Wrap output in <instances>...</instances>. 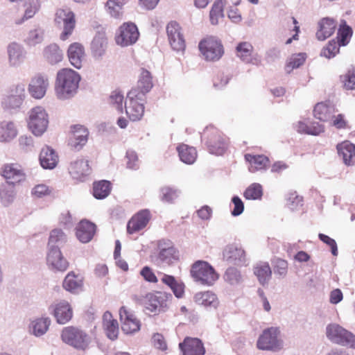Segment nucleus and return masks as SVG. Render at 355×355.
<instances>
[{
	"instance_id": "1",
	"label": "nucleus",
	"mask_w": 355,
	"mask_h": 355,
	"mask_svg": "<svg viewBox=\"0 0 355 355\" xmlns=\"http://www.w3.org/2000/svg\"><path fill=\"white\" fill-rule=\"evenodd\" d=\"M80 76L70 68L60 69L56 76L55 89L60 98H68L74 94L80 81Z\"/></svg>"
},
{
	"instance_id": "2",
	"label": "nucleus",
	"mask_w": 355,
	"mask_h": 355,
	"mask_svg": "<svg viewBox=\"0 0 355 355\" xmlns=\"http://www.w3.org/2000/svg\"><path fill=\"white\" fill-rule=\"evenodd\" d=\"M201 140L205 143L209 152L222 155L227 149L228 138L214 125L207 126L201 132Z\"/></svg>"
},
{
	"instance_id": "3",
	"label": "nucleus",
	"mask_w": 355,
	"mask_h": 355,
	"mask_svg": "<svg viewBox=\"0 0 355 355\" xmlns=\"http://www.w3.org/2000/svg\"><path fill=\"white\" fill-rule=\"evenodd\" d=\"M257 347L261 350L280 351L284 347V341L281 338V330L279 327H270L265 329L259 336Z\"/></svg>"
},
{
	"instance_id": "4",
	"label": "nucleus",
	"mask_w": 355,
	"mask_h": 355,
	"mask_svg": "<svg viewBox=\"0 0 355 355\" xmlns=\"http://www.w3.org/2000/svg\"><path fill=\"white\" fill-rule=\"evenodd\" d=\"M146 96L137 93L135 90H130L125 101V114L132 121H140L145 112Z\"/></svg>"
},
{
	"instance_id": "5",
	"label": "nucleus",
	"mask_w": 355,
	"mask_h": 355,
	"mask_svg": "<svg viewBox=\"0 0 355 355\" xmlns=\"http://www.w3.org/2000/svg\"><path fill=\"white\" fill-rule=\"evenodd\" d=\"M191 275L197 282L203 285L211 286L218 279L214 268L207 261H196L191 268Z\"/></svg>"
},
{
	"instance_id": "6",
	"label": "nucleus",
	"mask_w": 355,
	"mask_h": 355,
	"mask_svg": "<svg viewBox=\"0 0 355 355\" xmlns=\"http://www.w3.org/2000/svg\"><path fill=\"white\" fill-rule=\"evenodd\" d=\"M198 49L207 61L218 60L224 53L223 46L220 40L214 36H207L200 40Z\"/></svg>"
},
{
	"instance_id": "7",
	"label": "nucleus",
	"mask_w": 355,
	"mask_h": 355,
	"mask_svg": "<svg viewBox=\"0 0 355 355\" xmlns=\"http://www.w3.org/2000/svg\"><path fill=\"white\" fill-rule=\"evenodd\" d=\"M54 21L56 24L63 25L60 35L62 41H66L73 34L76 24V15L69 8H59L56 10Z\"/></svg>"
},
{
	"instance_id": "8",
	"label": "nucleus",
	"mask_w": 355,
	"mask_h": 355,
	"mask_svg": "<svg viewBox=\"0 0 355 355\" xmlns=\"http://www.w3.org/2000/svg\"><path fill=\"white\" fill-rule=\"evenodd\" d=\"M326 335L332 343L355 348V335L338 324H328Z\"/></svg>"
},
{
	"instance_id": "9",
	"label": "nucleus",
	"mask_w": 355,
	"mask_h": 355,
	"mask_svg": "<svg viewBox=\"0 0 355 355\" xmlns=\"http://www.w3.org/2000/svg\"><path fill=\"white\" fill-rule=\"evenodd\" d=\"M61 338L65 343L81 350H85L90 342L89 337L85 332L72 326L63 329Z\"/></svg>"
},
{
	"instance_id": "10",
	"label": "nucleus",
	"mask_w": 355,
	"mask_h": 355,
	"mask_svg": "<svg viewBox=\"0 0 355 355\" xmlns=\"http://www.w3.org/2000/svg\"><path fill=\"white\" fill-rule=\"evenodd\" d=\"M48 124V114L42 107L37 106L30 111L28 125L33 135H42L46 130Z\"/></svg>"
},
{
	"instance_id": "11",
	"label": "nucleus",
	"mask_w": 355,
	"mask_h": 355,
	"mask_svg": "<svg viewBox=\"0 0 355 355\" xmlns=\"http://www.w3.org/2000/svg\"><path fill=\"white\" fill-rule=\"evenodd\" d=\"M139 37L137 26L132 22H125L119 28L115 41L121 46H128L134 44Z\"/></svg>"
},
{
	"instance_id": "12",
	"label": "nucleus",
	"mask_w": 355,
	"mask_h": 355,
	"mask_svg": "<svg viewBox=\"0 0 355 355\" xmlns=\"http://www.w3.org/2000/svg\"><path fill=\"white\" fill-rule=\"evenodd\" d=\"M119 318L121 323V329L125 334H130L139 331L141 328L140 320L128 306H123L121 307Z\"/></svg>"
},
{
	"instance_id": "13",
	"label": "nucleus",
	"mask_w": 355,
	"mask_h": 355,
	"mask_svg": "<svg viewBox=\"0 0 355 355\" xmlns=\"http://www.w3.org/2000/svg\"><path fill=\"white\" fill-rule=\"evenodd\" d=\"M0 174L9 185L15 186L26 180L24 169L18 164H3L0 169Z\"/></svg>"
},
{
	"instance_id": "14",
	"label": "nucleus",
	"mask_w": 355,
	"mask_h": 355,
	"mask_svg": "<svg viewBox=\"0 0 355 355\" xmlns=\"http://www.w3.org/2000/svg\"><path fill=\"white\" fill-rule=\"evenodd\" d=\"M166 33L172 49L176 51H184L186 44L180 25L175 21H171L166 26Z\"/></svg>"
},
{
	"instance_id": "15",
	"label": "nucleus",
	"mask_w": 355,
	"mask_h": 355,
	"mask_svg": "<svg viewBox=\"0 0 355 355\" xmlns=\"http://www.w3.org/2000/svg\"><path fill=\"white\" fill-rule=\"evenodd\" d=\"M67 54L72 66L78 69L82 68L86 57L85 49L82 43L75 42L70 44Z\"/></svg>"
},
{
	"instance_id": "16",
	"label": "nucleus",
	"mask_w": 355,
	"mask_h": 355,
	"mask_svg": "<svg viewBox=\"0 0 355 355\" xmlns=\"http://www.w3.org/2000/svg\"><path fill=\"white\" fill-rule=\"evenodd\" d=\"M151 218L150 213L143 209L134 214L127 224V232L135 234L144 229Z\"/></svg>"
},
{
	"instance_id": "17",
	"label": "nucleus",
	"mask_w": 355,
	"mask_h": 355,
	"mask_svg": "<svg viewBox=\"0 0 355 355\" xmlns=\"http://www.w3.org/2000/svg\"><path fill=\"white\" fill-rule=\"evenodd\" d=\"M89 132L81 125H74L71 128L69 137V146L76 149H80L87 141Z\"/></svg>"
},
{
	"instance_id": "18",
	"label": "nucleus",
	"mask_w": 355,
	"mask_h": 355,
	"mask_svg": "<svg viewBox=\"0 0 355 355\" xmlns=\"http://www.w3.org/2000/svg\"><path fill=\"white\" fill-rule=\"evenodd\" d=\"M49 85V79L46 76L37 74L32 78L29 84V93L33 98L40 99L44 96Z\"/></svg>"
},
{
	"instance_id": "19",
	"label": "nucleus",
	"mask_w": 355,
	"mask_h": 355,
	"mask_svg": "<svg viewBox=\"0 0 355 355\" xmlns=\"http://www.w3.org/2000/svg\"><path fill=\"white\" fill-rule=\"evenodd\" d=\"M223 259L229 264L239 266L245 260L244 250L235 244L227 245L223 252Z\"/></svg>"
},
{
	"instance_id": "20",
	"label": "nucleus",
	"mask_w": 355,
	"mask_h": 355,
	"mask_svg": "<svg viewBox=\"0 0 355 355\" xmlns=\"http://www.w3.org/2000/svg\"><path fill=\"white\" fill-rule=\"evenodd\" d=\"M46 261L49 267L54 270L64 272L69 266V261L64 257L60 249H51Z\"/></svg>"
},
{
	"instance_id": "21",
	"label": "nucleus",
	"mask_w": 355,
	"mask_h": 355,
	"mask_svg": "<svg viewBox=\"0 0 355 355\" xmlns=\"http://www.w3.org/2000/svg\"><path fill=\"white\" fill-rule=\"evenodd\" d=\"M183 355H205V349L201 340L187 337L179 344Z\"/></svg>"
},
{
	"instance_id": "22",
	"label": "nucleus",
	"mask_w": 355,
	"mask_h": 355,
	"mask_svg": "<svg viewBox=\"0 0 355 355\" xmlns=\"http://www.w3.org/2000/svg\"><path fill=\"white\" fill-rule=\"evenodd\" d=\"M144 306L150 313H156L164 311L167 301L161 293H148L145 297Z\"/></svg>"
},
{
	"instance_id": "23",
	"label": "nucleus",
	"mask_w": 355,
	"mask_h": 355,
	"mask_svg": "<svg viewBox=\"0 0 355 355\" xmlns=\"http://www.w3.org/2000/svg\"><path fill=\"white\" fill-rule=\"evenodd\" d=\"M336 27L337 22L334 19L330 17L322 18L318 24L317 39L321 41L325 40L334 33Z\"/></svg>"
},
{
	"instance_id": "24",
	"label": "nucleus",
	"mask_w": 355,
	"mask_h": 355,
	"mask_svg": "<svg viewBox=\"0 0 355 355\" xmlns=\"http://www.w3.org/2000/svg\"><path fill=\"white\" fill-rule=\"evenodd\" d=\"M339 157L347 166L355 164V145L349 141H344L336 146Z\"/></svg>"
},
{
	"instance_id": "25",
	"label": "nucleus",
	"mask_w": 355,
	"mask_h": 355,
	"mask_svg": "<svg viewBox=\"0 0 355 355\" xmlns=\"http://www.w3.org/2000/svg\"><path fill=\"white\" fill-rule=\"evenodd\" d=\"M91 171L89 162L87 159H79L71 163L69 172L73 178L83 181Z\"/></svg>"
},
{
	"instance_id": "26",
	"label": "nucleus",
	"mask_w": 355,
	"mask_h": 355,
	"mask_svg": "<svg viewBox=\"0 0 355 355\" xmlns=\"http://www.w3.org/2000/svg\"><path fill=\"white\" fill-rule=\"evenodd\" d=\"M153 87V76L150 71L145 69H141L139 75L137 85L133 87L130 90H135L137 93L146 94L151 90Z\"/></svg>"
},
{
	"instance_id": "27",
	"label": "nucleus",
	"mask_w": 355,
	"mask_h": 355,
	"mask_svg": "<svg viewBox=\"0 0 355 355\" xmlns=\"http://www.w3.org/2000/svg\"><path fill=\"white\" fill-rule=\"evenodd\" d=\"M103 329L107 337L111 340H115L118 338L119 334V323L109 311L105 312L103 315Z\"/></svg>"
},
{
	"instance_id": "28",
	"label": "nucleus",
	"mask_w": 355,
	"mask_h": 355,
	"mask_svg": "<svg viewBox=\"0 0 355 355\" xmlns=\"http://www.w3.org/2000/svg\"><path fill=\"white\" fill-rule=\"evenodd\" d=\"M236 55L243 61L248 63L259 64L261 60L257 55L253 57V46L248 42H240L236 48Z\"/></svg>"
},
{
	"instance_id": "29",
	"label": "nucleus",
	"mask_w": 355,
	"mask_h": 355,
	"mask_svg": "<svg viewBox=\"0 0 355 355\" xmlns=\"http://www.w3.org/2000/svg\"><path fill=\"white\" fill-rule=\"evenodd\" d=\"M245 159L249 163L248 169L251 173L266 170L269 166L270 160L263 155H245Z\"/></svg>"
},
{
	"instance_id": "30",
	"label": "nucleus",
	"mask_w": 355,
	"mask_h": 355,
	"mask_svg": "<svg viewBox=\"0 0 355 355\" xmlns=\"http://www.w3.org/2000/svg\"><path fill=\"white\" fill-rule=\"evenodd\" d=\"M96 232V225L88 221L81 220L76 227V236L82 243L90 241Z\"/></svg>"
},
{
	"instance_id": "31",
	"label": "nucleus",
	"mask_w": 355,
	"mask_h": 355,
	"mask_svg": "<svg viewBox=\"0 0 355 355\" xmlns=\"http://www.w3.org/2000/svg\"><path fill=\"white\" fill-rule=\"evenodd\" d=\"M58 160V155L53 148L46 146L42 149L40 162L42 168L53 169L57 166Z\"/></svg>"
},
{
	"instance_id": "32",
	"label": "nucleus",
	"mask_w": 355,
	"mask_h": 355,
	"mask_svg": "<svg viewBox=\"0 0 355 355\" xmlns=\"http://www.w3.org/2000/svg\"><path fill=\"white\" fill-rule=\"evenodd\" d=\"M334 114V107L326 102L318 103L313 109L314 117L322 122L329 121Z\"/></svg>"
},
{
	"instance_id": "33",
	"label": "nucleus",
	"mask_w": 355,
	"mask_h": 355,
	"mask_svg": "<svg viewBox=\"0 0 355 355\" xmlns=\"http://www.w3.org/2000/svg\"><path fill=\"white\" fill-rule=\"evenodd\" d=\"M54 316L60 324H66L72 318L73 311L70 304L66 301H62L55 304Z\"/></svg>"
},
{
	"instance_id": "34",
	"label": "nucleus",
	"mask_w": 355,
	"mask_h": 355,
	"mask_svg": "<svg viewBox=\"0 0 355 355\" xmlns=\"http://www.w3.org/2000/svg\"><path fill=\"white\" fill-rule=\"evenodd\" d=\"M177 151L180 160L187 164L194 163L197 158V150L193 146L180 144L177 146Z\"/></svg>"
},
{
	"instance_id": "35",
	"label": "nucleus",
	"mask_w": 355,
	"mask_h": 355,
	"mask_svg": "<svg viewBox=\"0 0 355 355\" xmlns=\"http://www.w3.org/2000/svg\"><path fill=\"white\" fill-rule=\"evenodd\" d=\"M253 271L259 283L262 285L266 284L272 276V270L268 262L258 263L254 267Z\"/></svg>"
},
{
	"instance_id": "36",
	"label": "nucleus",
	"mask_w": 355,
	"mask_h": 355,
	"mask_svg": "<svg viewBox=\"0 0 355 355\" xmlns=\"http://www.w3.org/2000/svg\"><path fill=\"white\" fill-rule=\"evenodd\" d=\"M44 56L51 64H58L63 59L62 51L56 44L47 46L44 50Z\"/></svg>"
},
{
	"instance_id": "37",
	"label": "nucleus",
	"mask_w": 355,
	"mask_h": 355,
	"mask_svg": "<svg viewBox=\"0 0 355 355\" xmlns=\"http://www.w3.org/2000/svg\"><path fill=\"white\" fill-rule=\"evenodd\" d=\"M195 302L205 307L216 308L218 305V300L216 295L210 292L205 291L196 294L194 297Z\"/></svg>"
},
{
	"instance_id": "38",
	"label": "nucleus",
	"mask_w": 355,
	"mask_h": 355,
	"mask_svg": "<svg viewBox=\"0 0 355 355\" xmlns=\"http://www.w3.org/2000/svg\"><path fill=\"white\" fill-rule=\"evenodd\" d=\"M159 248L158 258L162 262L171 265L179 260L178 252L171 243L165 248H161L160 245Z\"/></svg>"
},
{
	"instance_id": "39",
	"label": "nucleus",
	"mask_w": 355,
	"mask_h": 355,
	"mask_svg": "<svg viewBox=\"0 0 355 355\" xmlns=\"http://www.w3.org/2000/svg\"><path fill=\"white\" fill-rule=\"evenodd\" d=\"M17 135V129L12 121H2L0 123V141L3 142L10 141Z\"/></svg>"
},
{
	"instance_id": "40",
	"label": "nucleus",
	"mask_w": 355,
	"mask_h": 355,
	"mask_svg": "<svg viewBox=\"0 0 355 355\" xmlns=\"http://www.w3.org/2000/svg\"><path fill=\"white\" fill-rule=\"evenodd\" d=\"M24 14L23 17L16 24H21L24 21L28 20L35 16V15L40 10L41 7L40 0H26L24 3Z\"/></svg>"
},
{
	"instance_id": "41",
	"label": "nucleus",
	"mask_w": 355,
	"mask_h": 355,
	"mask_svg": "<svg viewBox=\"0 0 355 355\" xmlns=\"http://www.w3.org/2000/svg\"><path fill=\"white\" fill-rule=\"evenodd\" d=\"M163 284L168 286L177 297H182L184 293V285L178 282L173 276L164 274L161 279Z\"/></svg>"
},
{
	"instance_id": "42",
	"label": "nucleus",
	"mask_w": 355,
	"mask_h": 355,
	"mask_svg": "<svg viewBox=\"0 0 355 355\" xmlns=\"http://www.w3.org/2000/svg\"><path fill=\"white\" fill-rule=\"evenodd\" d=\"M62 286L65 290L70 292H75L80 289L83 286V279L73 272H70L65 277Z\"/></svg>"
},
{
	"instance_id": "43",
	"label": "nucleus",
	"mask_w": 355,
	"mask_h": 355,
	"mask_svg": "<svg viewBox=\"0 0 355 355\" xmlns=\"http://www.w3.org/2000/svg\"><path fill=\"white\" fill-rule=\"evenodd\" d=\"M107 46V38L104 33H98L92 42V51L96 56H101Z\"/></svg>"
},
{
	"instance_id": "44",
	"label": "nucleus",
	"mask_w": 355,
	"mask_h": 355,
	"mask_svg": "<svg viewBox=\"0 0 355 355\" xmlns=\"http://www.w3.org/2000/svg\"><path fill=\"white\" fill-rule=\"evenodd\" d=\"M111 183L107 180H100L93 184V195L97 199L106 198L111 191Z\"/></svg>"
},
{
	"instance_id": "45",
	"label": "nucleus",
	"mask_w": 355,
	"mask_h": 355,
	"mask_svg": "<svg viewBox=\"0 0 355 355\" xmlns=\"http://www.w3.org/2000/svg\"><path fill=\"white\" fill-rule=\"evenodd\" d=\"M67 242V236L58 229L53 230L50 233L48 245L51 249H60Z\"/></svg>"
},
{
	"instance_id": "46",
	"label": "nucleus",
	"mask_w": 355,
	"mask_h": 355,
	"mask_svg": "<svg viewBox=\"0 0 355 355\" xmlns=\"http://www.w3.org/2000/svg\"><path fill=\"white\" fill-rule=\"evenodd\" d=\"M353 31L352 28L348 26L345 20L341 21L337 33L338 43L342 46L347 45L352 36Z\"/></svg>"
},
{
	"instance_id": "47",
	"label": "nucleus",
	"mask_w": 355,
	"mask_h": 355,
	"mask_svg": "<svg viewBox=\"0 0 355 355\" xmlns=\"http://www.w3.org/2000/svg\"><path fill=\"white\" fill-rule=\"evenodd\" d=\"M226 3V0H216L210 10L209 18L211 24L216 25L218 23L220 17L223 16V8Z\"/></svg>"
},
{
	"instance_id": "48",
	"label": "nucleus",
	"mask_w": 355,
	"mask_h": 355,
	"mask_svg": "<svg viewBox=\"0 0 355 355\" xmlns=\"http://www.w3.org/2000/svg\"><path fill=\"white\" fill-rule=\"evenodd\" d=\"M126 1L107 0L106 6L108 13L114 18H119L122 15L123 5Z\"/></svg>"
},
{
	"instance_id": "49",
	"label": "nucleus",
	"mask_w": 355,
	"mask_h": 355,
	"mask_svg": "<svg viewBox=\"0 0 355 355\" xmlns=\"http://www.w3.org/2000/svg\"><path fill=\"white\" fill-rule=\"evenodd\" d=\"M51 324L48 318L37 319L32 322L33 334L37 336H42L46 332Z\"/></svg>"
},
{
	"instance_id": "50",
	"label": "nucleus",
	"mask_w": 355,
	"mask_h": 355,
	"mask_svg": "<svg viewBox=\"0 0 355 355\" xmlns=\"http://www.w3.org/2000/svg\"><path fill=\"white\" fill-rule=\"evenodd\" d=\"M9 60L12 65H17L22 59L21 47L16 43L10 44L8 47Z\"/></svg>"
},
{
	"instance_id": "51",
	"label": "nucleus",
	"mask_w": 355,
	"mask_h": 355,
	"mask_svg": "<svg viewBox=\"0 0 355 355\" xmlns=\"http://www.w3.org/2000/svg\"><path fill=\"white\" fill-rule=\"evenodd\" d=\"M306 58V53H300L292 55L286 65V70L291 72L293 69L298 68L304 64Z\"/></svg>"
},
{
	"instance_id": "52",
	"label": "nucleus",
	"mask_w": 355,
	"mask_h": 355,
	"mask_svg": "<svg viewBox=\"0 0 355 355\" xmlns=\"http://www.w3.org/2000/svg\"><path fill=\"white\" fill-rule=\"evenodd\" d=\"M262 187L257 183L250 185L244 192V197L248 200H257L262 196Z\"/></svg>"
},
{
	"instance_id": "53",
	"label": "nucleus",
	"mask_w": 355,
	"mask_h": 355,
	"mask_svg": "<svg viewBox=\"0 0 355 355\" xmlns=\"http://www.w3.org/2000/svg\"><path fill=\"white\" fill-rule=\"evenodd\" d=\"M343 87L346 89H355V68L349 69L345 74L340 76Z\"/></svg>"
},
{
	"instance_id": "54",
	"label": "nucleus",
	"mask_w": 355,
	"mask_h": 355,
	"mask_svg": "<svg viewBox=\"0 0 355 355\" xmlns=\"http://www.w3.org/2000/svg\"><path fill=\"white\" fill-rule=\"evenodd\" d=\"M340 46L335 40H331L322 49L321 55L327 58H334L339 52Z\"/></svg>"
},
{
	"instance_id": "55",
	"label": "nucleus",
	"mask_w": 355,
	"mask_h": 355,
	"mask_svg": "<svg viewBox=\"0 0 355 355\" xmlns=\"http://www.w3.org/2000/svg\"><path fill=\"white\" fill-rule=\"evenodd\" d=\"M162 201L168 203H173L179 197L180 192L173 188L166 187L161 189Z\"/></svg>"
},
{
	"instance_id": "56",
	"label": "nucleus",
	"mask_w": 355,
	"mask_h": 355,
	"mask_svg": "<svg viewBox=\"0 0 355 355\" xmlns=\"http://www.w3.org/2000/svg\"><path fill=\"white\" fill-rule=\"evenodd\" d=\"M273 270L275 274L285 277L288 272V262L282 259L277 258L273 260Z\"/></svg>"
},
{
	"instance_id": "57",
	"label": "nucleus",
	"mask_w": 355,
	"mask_h": 355,
	"mask_svg": "<svg viewBox=\"0 0 355 355\" xmlns=\"http://www.w3.org/2000/svg\"><path fill=\"white\" fill-rule=\"evenodd\" d=\"M123 95L120 91H113L110 96V103L114 105L121 113L123 112Z\"/></svg>"
},
{
	"instance_id": "58",
	"label": "nucleus",
	"mask_w": 355,
	"mask_h": 355,
	"mask_svg": "<svg viewBox=\"0 0 355 355\" xmlns=\"http://www.w3.org/2000/svg\"><path fill=\"white\" fill-rule=\"evenodd\" d=\"M225 277L230 284H234L241 280V275L236 268H229L225 272Z\"/></svg>"
},
{
	"instance_id": "59",
	"label": "nucleus",
	"mask_w": 355,
	"mask_h": 355,
	"mask_svg": "<svg viewBox=\"0 0 355 355\" xmlns=\"http://www.w3.org/2000/svg\"><path fill=\"white\" fill-rule=\"evenodd\" d=\"M330 121H331V125L337 129H345L347 126V122L345 119V116L342 114L336 116L334 114Z\"/></svg>"
},
{
	"instance_id": "60",
	"label": "nucleus",
	"mask_w": 355,
	"mask_h": 355,
	"mask_svg": "<svg viewBox=\"0 0 355 355\" xmlns=\"http://www.w3.org/2000/svg\"><path fill=\"white\" fill-rule=\"evenodd\" d=\"M306 135H319L324 132V126L318 122H311L308 124Z\"/></svg>"
},
{
	"instance_id": "61",
	"label": "nucleus",
	"mask_w": 355,
	"mask_h": 355,
	"mask_svg": "<svg viewBox=\"0 0 355 355\" xmlns=\"http://www.w3.org/2000/svg\"><path fill=\"white\" fill-rule=\"evenodd\" d=\"M140 274L144 279L148 282L157 283L158 282V279L153 270L148 266L144 267L141 270Z\"/></svg>"
},
{
	"instance_id": "62",
	"label": "nucleus",
	"mask_w": 355,
	"mask_h": 355,
	"mask_svg": "<svg viewBox=\"0 0 355 355\" xmlns=\"http://www.w3.org/2000/svg\"><path fill=\"white\" fill-rule=\"evenodd\" d=\"M318 236H319V239L322 242H324V243H326L331 248V253L334 256H336L338 254V248H337V244H336L335 240L330 238L327 235H325V234H321V233L319 234Z\"/></svg>"
},
{
	"instance_id": "63",
	"label": "nucleus",
	"mask_w": 355,
	"mask_h": 355,
	"mask_svg": "<svg viewBox=\"0 0 355 355\" xmlns=\"http://www.w3.org/2000/svg\"><path fill=\"white\" fill-rule=\"evenodd\" d=\"M232 202L234 205L232 214L236 216L242 214L244 209V205L241 198L238 196H234L232 199Z\"/></svg>"
},
{
	"instance_id": "64",
	"label": "nucleus",
	"mask_w": 355,
	"mask_h": 355,
	"mask_svg": "<svg viewBox=\"0 0 355 355\" xmlns=\"http://www.w3.org/2000/svg\"><path fill=\"white\" fill-rule=\"evenodd\" d=\"M152 342L155 347L159 349L165 350L167 348L165 339L160 334H155L152 338Z\"/></svg>"
}]
</instances>
